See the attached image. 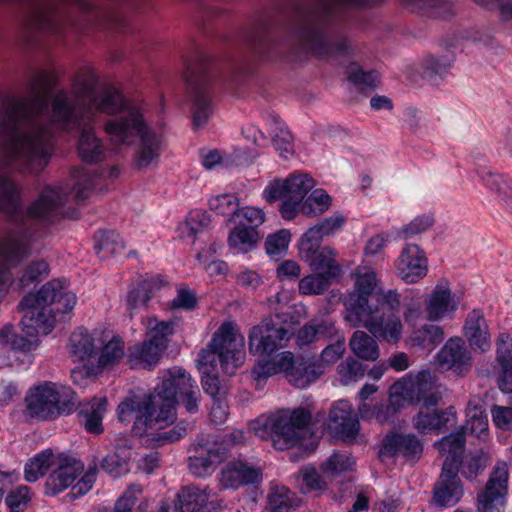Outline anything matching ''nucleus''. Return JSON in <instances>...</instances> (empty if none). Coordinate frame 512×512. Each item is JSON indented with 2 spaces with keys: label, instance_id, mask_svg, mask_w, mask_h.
<instances>
[{
  "label": "nucleus",
  "instance_id": "obj_1",
  "mask_svg": "<svg viewBox=\"0 0 512 512\" xmlns=\"http://www.w3.org/2000/svg\"><path fill=\"white\" fill-rule=\"evenodd\" d=\"M52 69L36 73L28 82L27 97L6 100L0 119V212L11 221L22 214V200L17 185L5 174L7 168L38 173L49 163L53 150V133L43 123L48 96L57 83Z\"/></svg>",
  "mask_w": 512,
  "mask_h": 512
},
{
  "label": "nucleus",
  "instance_id": "obj_2",
  "mask_svg": "<svg viewBox=\"0 0 512 512\" xmlns=\"http://www.w3.org/2000/svg\"><path fill=\"white\" fill-rule=\"evenodd\" d=\"M98 77L90 68L79 71L73 82L72 99L60 90L51 101V125L64 131L80 126L81 121H95L96 114H117L105 123L104 130L118 144L133 145L139 142L135 164L139 169L149 167L160 156L161 138L149 127L145 118V104L126 100L119 89L106 85L96 91Z\"/></svg>",
  "mask_w": 512,
  "mask_h": 512
},
{
  "label": "nucleus",
  "instance_id": "obj_3",
  "mask_svg": "<svg viewBox=\"0 0 512 512\" xmlns=\"http://www.w3.org/2000/svg\"><path fill=\"white\" fill-rule=\"evenodd\" d=\"M382 0H305L273 5L255 13L244 39L255 54L271 57V30L287 26L299 50L319 59L349 55L351 46L339 24L349 8L364 9Z\"/></svg>",
  "mask_w": 512,
  "mask_h": 512
},
{
  "label": "nucleus",
  "instance_id": "obj_4",
  "mask_svg": "<svg viewBox=\"0 0 512 512\" xmlns=\"http://www.w3.org/2000/svg\"><path fill=\"white\" fill-rule=\"evenodd\" d=\"M201 393L195 380L181 367L164 371L162 382L148 395L125 398L117 408L122 423L134 420L133 431L142 435L156 425H168L177 418L176 408L182 403L188 413L199 410Z\"/></svg>",
  "mask_w": 512,
  "mask_h": 512
},
{
  "label": "nucleus",
  "instance_id": "obj_5",
  "mask_svg": "<svg viewBox=\"0 0 512 512\" xmlns=\"http://www.w3.org/2000/svg\"><path fill=\"white\" fill-rule=\"evenodd\" d=\"M65 281L53 279L44 284L37 294H26L18 304L24 312L20 322L24 336H16L13 345L23 351L37 344L39 333L47 335L56 322V314L71 311L76 304V295L67 290Z\"/></svg>",
  "mask_w": 512,
  "mask_h": 512
},
{
  "label": "nucleus",
  "instance_id": "obj_6",
  "mask_svg": "<svg viewBox=\"0 0 512 512\" xmlns=\"http://www.w3.org/2000/svg\"><path fill=\"white\" fill-rule=\"evenodd\" d=\"M243 347V335L238 333L233 322L225 321L214 333L208 347L200 351L197 362L202 388L213 399L221 397L223 393L216 362H220L225 373H233L245 358Z\"/></svg>",
  "mask_w": 512,
  "mask_h": 512
},
{
  "label": "nucleus",
  "instance_id": "obj_7",
  "mask_svg": "<svg viewBox=\"0 0 512 512\" xmlns=\"http://www.w3.org/2000/svg\"><path fill=\"white\" fill-rule=\"evenodd\" d=\"M219 64L201 50L185 60L184 77L191 98L192 121L196 129L208 122L213 111L210 84Z\"/></svg>",
  "mask_w": 512,
  "mask_h": 512
},
{
  "label": "nucleus",
  "instance_id": "obj_8",
  "mask_svg": "<svg viewBox=\"0 0 512 512\" xmlns=\"http://www.w3.org/2000/svg\"><path fill=\"white\" fill-rule=\"evenodd\" d=\"M400 294L388 290L376 296L375 305L363 311L357 321H347L352 327L363 326L376 339L396 344L402 337V322L398 316Z\"/></svg>",
  "mask_w": 512,
  "mask_h": 512
},
{
  "label": "nucleus",
  "instance_id": "obj_9",
  "mask_svg": "<svg viewBox=\"0 0 512 512\" xmlns=\"http://www.w3.org/2000/svg\"><path fill=\"white\" fill-rule=\"evenodd\" d=\"M312 421L310 410L299 407L293 410H282L266 423L270 430L273 447L277 450L296 449L289 453V460L298 462L310 452L303 449L301 440L307 433Z\"/></svg>",
  "mask_w": 512,
  "mask_h": 512
},
{
  "label": "nucleus",
  "instance_id": "obj_10",
  "mask_svg": "<svg viewBox=\"0 0 512 512\" xmlns=\"http://www.w3.org/2000/svg\"><path fill=\"white\" fill-rule=\"evenodd\" d=\"M293 319V315L288 312H277L264 317L249 331V352L260 357H271L286 348L294 336Z\"/></svg>",
  "mask_w": 512,
  "mask_h": 512
},
{
  "label": "nucleus",
  "instance_id": "obj_11",
  "mask_svg": "<svg viewBox=\"0 0 512 512\" xmlns=\"http://www.w3.org/2000/svg\"><path fill=\"white\" fill-rule=\"evenodd\" d=\"M27 413L38 420L55 419L76 410L77 395L67 386L44 382L31 388L25 397Z\"/></svg>",
  "mask_w": 512,
  "mask_h": 512
},
{
  "label": "nucleus",
  "instance_id": "obj_12",
  "mask_svg": "<svg viewBox=\"0 0 512 512\" xmlns=\"http://www.w3.org/2000/svg\"><path fill=\"white\" fill-rule=\"evenodd\" d=\"M32 235L22 229L7 231L0 237V303L12 284L10 267L17 266L29 257L32 250Z\"/></svg>",
  "mask_w": 512,
  "mask_h": 512
},
{
  "label": "nucleus",
  "instance_id": "obj_13",
  "mask_svg": "<svg viewBox=\"0 0 512 512\" xmlns=\"http://www.w3.org/2000/svg\"><path fill=\"white\" fill-rule=\"evenodd\" d=\"M395 390L400 391L406 402L423 403V406H437L441 401L442 385L437 376L428 370L420 371L414 378L395 383Z\"/></svg>",
  "mask_w": 512,
  "mask_h": 512
},
{
  "label": "nucleus",
  "instance_id": "obj_14",
  "mask_svg": "<svg viewBox=\"0 0 512 512\" xmlns=\"http://www.w3.org/2000/svg\"><path fill=\"white\" fill-rule=\"evenodd\" d=\"M376 285V274L373 271L366 272L357 276L354 290L348 292L343 297V305L345 307L346 321H357L360 319L363 311L369 309L376 303V296L373 290Z\"/></svg>",
  "mask_w": 512,
  "mask_h": 512
},
{
  "label": "nucleus",
  "instance_id": "obj_15",
  "mask_svg": "<svg viewBox=\"0 0 512 512\" xmlns=\"http://www.w3.org/2000/svg\"><path fill=\"white\" fill-rule=\"evenodd\" d=\"M423 453L422 441L413 433L391 431L381 441L379 458L401 457L407 462H416Z\"/></svg>",
  "mask_w": 512,
  "mask_h": 512
},
{
  "label": "nucleus",
  "instance_id": "obj_16",
  "mask_svg": "<svg viewBox=\"0 0 512 512\" xmlns=\"http://www.w3.org/2000/svg\"><path fill=\"white\" fill-rule=\"evenodd\" d=\"M263 470L253 461L238 457L233 458L222 468L220 484L225 489H237L241 486L261 483Z\"/></svg>",
  "mask_w": 512,
  "mask_h": 512
},
{
  "label": "nucleus",
  "instance_id": "obj_17",
  "mask_svg": "<svg viewBox=\"0 0 512 512\" xmlns=\"http://www.w3.org/2000/svg\"><path fill=\"white\" fill-rule=\"evenodd\" d=\"M508 466L498 461L489 477L485 489L478 494L479 512H500L504 505L508 484Z\"/></svg>",
  "mask_w": 512,
  "mask_h": 512
},
{
  "label": "nucleus",
  "instance_id": "obj_18",
  "mask_svg": "<svg viewBox=\"0 0 512 512\" xmlns=\"http://www.w3.org/2000/svg\"><path fill=\"white\" fill-rule=\"evenodd\" d=\"M314 185L313 178L308 174L292 173L284 180L276 179L269 183L263 191V197L269 203H273L281 197H289L303 202Z\"/></svg>",
  "mask_w": 512,
  "mask_h": 512
},
{
  "label": "nucleus",
  "instance_id": "obj_19",
  "mask_svg": "<svg viewBox=\"0 0 512 512\" xmlns=\"http://www.w3.org/2000/svg\"><path fill=\"white\" fill-rule=\"evenodd\" d=\"M437 363L444 370H451L458 376H465L472 368L471 352L460 337L450 338L439 350Z\"/></svg>",
  "mask_w": 512,
  "mask_h": 512
},
{
  "label": "nucleus",
  "instance_id": "obj_20",
  "mask_svg": "<svg viewBox=\"0 0 512 512\" xmlns=\"http://www.w3.org/2000/svg\"><path fill=\"white\" fill-rule=\"evenodd\" d=\"M459 469L444 468L438 480L435 482L432 490L431 503L440 508H450L455 506L463 497V485L458 476Z\"/></svg>",
  "mask_w": 512,
  "mask_h": 512
},
{
  "label": "nucleus",
  "instance_id": "obj_21",
  "mask_svg": "<svg viewBox=\"0 0 512 512\" xmlns=\"http://www.w3.org/2000/svg\"><path fill=\"white\" fill-rule=\"evenodd\" d=\"M436 406H422L413 417V427L422 434H440L453 424L457 419V412L454 406L446 409H437Z\"/></svg>",
  "mask_w": 512,
  "mask_h": 512
},
{
  "label": "nucleus",
  "instance_id": "obj_22",
  "mask_svg": "<svg viewBox=\"0 0 512 512\" xmlns=\"http://www.w3.org/2000/svg\"><path fill=\"white\" fill-rule=\"evenodd\" d=\"M397 275L404 282L413 284L427 275L428 261L426 255L418 245H406L396 264Z\"/></svg>",
  "mask_w": 512,
  "mask_h": 512
},
{
  "label": "nucleus",
  "instance_id": "obj_23",
  "mask_svg": "<svg viewBox=\"0 0 512 512\" xmlns=\"http://www.w3.org/2000/svg\"><path fill=\"white\" fill-rule=\"evenodd\" d=\"M328 427L344 441L356 438L360 424L352 406L347 401L336 402L329 413Z\"/></svg>",
  "mask_w": 512,
  "mask_h": 512
},
{
  "label": "nucleus",
  "instance_id": "obj_24",
  "mask_svg": "<svg viewBox=\"0 0 512 512\" xmlns=\"http://www.w3.org/2000/svg\"><path fill=\"white\" fill-rule=\"evenodd\" d=\"M83 471L84 465L81 461L65 458L46 479L45 494L55 496L63 492L76 481Z\"/></svg>",
  "mask_w": 512,
  "mask_h": 512
},
{
  "label": "nucleus",
  "instance_id": "obj_25",
  "mask_svg": "<svg viewBox=\"0 0 512 512\" xmlns=\"http://www.w3.org/2000/svg\"><path fill=\"white\" fill-rule=\"evenodd\" d=\"M406 401L400 391L395 390V384L390 388V394L387 401L376 404L371 407L367 403H361L358 407L359 414L363 419H376L379 423L393 422L396 415L404 407Z\"/></svg>",
  "mask_w": 512,
  "mask_h": 512
},
{
  "label": "nucleus",
  "instance_id": "obj_26",
  "mask_svg": "<svg viewBox=\"0 0 512 512\" xmlns=\"http://www.w3.org/2000/svg\"><path fill=\"white\" fill-rule=\"evenodd\" d=\"M496 362L500 367L498 387L508 394L509 403L512 404V337L508 333H501L497 338Z\"/></svg>",
  "mask_w": 512,
  "mask_h": 512
},
{
  "label": "nucleus",
  "instance_id": "obj_27",
  "mask_svg": "<svg viewBox=\"0 0 512 512\" xmlns=\"http://www.w3.org/2000/svg\"><path fill=\"white\" fill-rule=\"evenodd\" d=\"M464 336L474 350L486 352L491 347L489 327L481 309H473L466 317Z\"/></svg>",
  "mask_w": 512,
  "mask_h": 512
},
{
  "label": "nucleus",
  "instance_id": "obj_28",
  "mask_svg": "<svg viewBox=\"0 0 512 512\" xmlns=\"http://www.w3.org/2000/svg\"><path fill=\"white\" fill-rule=\"evenodd\" d=\"M465 444L466 434L460 428L435 442V446L438 448L441 456L444 457L442 467L453 468L455 466V469H459L465 452Z\"/></svg>",
  "mask_w": 512,
  "mask_h": 512
},
{
  "label": "nucleus",
  "instance_id": "obj_29",
  "mask_svg": "<svg viewBox=\"0 0 512 512\" xmlns=\"http://www.w3.org/2000/svg\"><path fill=\"white\" fill-rule=\"evenodd\" d=\"M106 398H93L88 402L79 403L77 398L76 409L78 408L79 423L90 433L99 435L103 433V416L106 411Z\"/></svg>",
  "mask_w": 512,
  "mask_h": 512
},
{
  "label": "nucleus",
  "instance_id": "obj_30",
  "mask_svg": "<svg viewBox=\"0 0 512 512\" xmlns=\"http://www.w3.org/2000/svg\"><path fill=\"white\" fill-rule=\"evenodd\" d=\"M317 356L299 357L288 372V382L297 388H306L324 374V366Z\"/></svg>",
  "mask_w": 512,
  "mask_h": 512
},
{
  "label": "nucleus",
  "instance_id": "obj_31",
  "mask_svg": "<svg viewBox=\"0 0 512 512\" xmlns=\"http://www.w3.org/2000/svg\"><path fill=\"white\" fill-rule=\"evenodd\" d=\"M457 302L448 286L437 285L426 300L427 318L438 321L457 310Z\"/></svg>",
  "mask_w": 512,
  "mask_h": 512
},
{
  "label": "nucleus",
  "instance_id": "obj_32",
  "mask_svg": "<svg viewBox=\"0 0 512 512\" xmlns=\"http://www.w3.org/2000/svg\"><path fill=\"white\" fill-rule=\"evenodd\" d=\"M63 198L59 188H45L39 197L27 208V216L31 219L49 221L62 205Z\"/></svg>",
  "mask_w": 512,
  "mask_h": 512
},
{
  "label": "nucleus",
  "instance_id": "obj_33",
  "mask_svg": "<svg viewBox=\"0 0 512 512\" xmlns=\"http://www.w3.org/2000/svg\"><path fill=\"white\" fill-rule=\"evenodd\" d=\"M93 122L84 120L77 127H81L77 150L80 158L86 163L101 161L103 157V145L95 134Z\"/></svg>",
  "mask_w": 512,
  "mask_h": 512
},
{
  "label": "nucleus",
  "instance_id": "obj_34",
  "mask_svg": "<svg viewBox=\"0 0 512 512\" xmlns=\"http://www.w3.org/2000/svg\"><path fill=\"white\" fill-rule=\"evenodd\" d=\"M100 341L84 328L76 329L69 338V354L73 362L90 361L97 354Z\"/></svg>",
  "mask_w": 512,
  "mask_h": 512
},
{
  "label": "nucleus",
  "instance_id": "obj_35",
  "mask_svg": "<svg viewBox=\"0 0 512 512\" xmlns=\"http://www.w3.org/2000/svg\"><path fill=\"white\" fill-rule=\"evenodd\" d=\"M211 505L206 490L195 485H188L177 493L175 510L179 512H209Z\"/></svg>",
  "mask_w": 512,
  "mask_h": 512
},
{
  "label": "nucleus",
  "instance_id": "obj_36",
  "mask_svg": "<svg viewBox=\"0 0 512 512\" xmlns=\"http://www.w3.org/2000/svg\"><path fill=\"white\" fill-rule=\"evenodd\" d=\"M193 450L196 452V455H192L188 458V468L196 477L203 478L211 475L217 465L222 463L217 452H214L211 447H206V445L201 442L195 443Z\"/></svg>",
  "mask_w": 512,
  "mask_h": 512
},
{
  "label": "nucleus",
  "instance_id": "obj_37",
  "mask_svg": "<svg viewBox=\"0 0 512 512\" xmlns=\"http://www.w3.org/2000/svg\"><path fill=\"white\" fill-rule=\"evenodd\" d=\"M164 351L148 339L129 348L127 360L131 368L152 369L160 360Z\"/></svg>",
  "mask_w": 512,
  "mask_h": 512
},
{
  "label": "nucleus",
  "instance_id": "obj_38",
  "mask_svg": "<svg viewBox=\"0 0 512 512\" xmlns=\"http://www.w3.org/2000/svg\"><path fill=\"white\" fill-rule=\"evenodd\" d=\"M162 284L163 282L158 278H148L131 288L126 297V304L130 312L145 307L154 294L160 290Z\"/></svg>",
  "mask_w": 512,
  "mask_h": 512
},
{
  "label": "nucleus",
  "instance_id": "obj_39",
  "mask_svg": "<svg viewBox=\"0 0 512 512\" xmlns=\"http://www.w3.org/2000/svg\"><path fill=\"white\" fill-rule=\"evenodd\" d=\"M235 226L228 235V245L238 252L247 253L251 251L260 239L258 230L245 226L243 221L233 222Z\"/></svg>",
  "mask_w": 512,
  "mask_h": 512
},
{
  "label": "nucleus",
  "instance_id": "obj_40",
  "mask_svg": "<svg viewBox=\"0 0 512 512\" xmlns=\"http://www.w3.org/2000/svg\"><path fill=\"white\" fill-rule=\"evenodd\" d=\"M353 354L365 361H376L380 356V350L376 338L362 330H356L349 341Z\"/></svg>",
  "mask_w": 512,
  "mask_h": 512
},
{
  "label": "nucleus",
  "instance_id": "obj_41",
  "mask_svg": "<svg viewBox=\"0 0 512 512\" xmlns=\"http://www.w3.org/2000/svg\"><path fill=\"white\" fill-rule=\"evenodd\" d=\"M466 424L459 427L477 438H486L488 436V417L485 410L475 400H470L466 409Z\"/></svg>",
  "mask_w": 512,
  "mask_h": 512
},
{
  "label": "nucleus",
  "instance_id": "obj_42",
  "mask_svg": "<svg viewBox=\"0 0 512 512\" xmlns=\"http://www.w3.org/2000/svg\"><path fill=\"white\" fill-rule=\"evenodd\" d=\"M95 251L100 258L121 255L125 250V244L120 235L115 231H99L94 236Z\"/></svg>",
  "mask_w": 512,
  "mask_h": 512
},
{
  "label": "nucleus",
  "instance_id": "obj_43",
  "mask_svg": "<svg viewBox=\"0 0 512 512\" xmlns=\"http://www.w3.org/2000/svg\"><path fill=\"white\" fill-rule=\"evenodd\" d=\"M177 322L175 320L159 321L156 317H151L147 321L148 340L165 351L168 347L170 337L175 333Z\"/></svg>",
  "mask_w": 512,
  "mask_h": 512
},
{
  "label": "nucleus",
  "instance_id": "obj_44",
  "mask_svg": "<svg viewBox=\"0 0 512 512\" xmlns=\"http://www.w3.org/2000/svg\"><path fill=\"white\" fill-rule=\"evenodd\" d=\"M246 442V432L240 429H234L217 435L210 447L214 452H217V455L223 462L231 455L233 448L244 445Z\"/></svg>",
  "mask_w": 512,
  "mask_h": 512
},
{
  "label": "nucleus",
  "instance_id": "obj_45",
  "mask_svg": "<svg viewBox=\"0 0 512 512\" xmlns=\"http://www.w3.org/2000/svg\"><path fill=\"white\" fill-rule=\"evenodd\" d=\"M311 270L321 274H330L331 278L336 279L340 273V265L336 262V252L328 247H323L321 251L313 257L306 260Z\"/></svg>",
  "mask_w": 512,
  "mask_h": 512
},
{
  "label": "nucleus",
  "instance_id": "obj_46",
  "mask_svg": "<svg viewBox=\"0 0 512 512\" xmlns=\"http://www.w3.org/2000/svg\"><path fill=\"white\" fill-rule=\"evenodd\" d=\"M54 463V454L46 449L29 459L25 464L24 478L27 482H35L43 477Z\"/></svg>",
  "mask_w": 512,
  "mask_h": 512
},
{
  "label": "nucleus",
  "instance_id": "obj_47",
  "mask_svg": "<svg viewBox=\"0 0 512 512\" xmlns=\"http://www.w3.org/2000/svg\"><path fill=\"white\" fill-rule=\"evenodd\" d=\"M411 342L413 346L423 349L433 350L444 339L443 329L434 324H425L414 330L411 334Z\"/></svg>",
  "mask_w": 512,
  "mask_h": 512
},
{
  "label": "nucleus",
  "instance_id": "obj_48",
  "mask_svg": "<svg viewBox=\"0 0 512 512\" xmlns=\"http://www.w3.org/2000/svg\"><path fill=\"white\" fill-rule=\"evenodd\" d=\"M412 12L425 14L429 17H446L451 14L449 0H403Z\"/></svg>",
  "mask_w": 512,
  "mask_h": 512
},
{
  "label": "nucleus",
  "instance_id": "obj_49",
  "mask_svg": "<svg viewBox=\"0 0 512 512\" xmlns=\"http://www.w3.org/2000/svg\"><path fill=\"white\" fill-rule=\"evenodd\" d=\"M239 205V198L236 194H221L209 200L210 210L225 217L226 224L234 222Z\"/></svg>",
  "mask_w": 512,
  "mask_h": 512
},
{
  "label": "nucleus",
  "instance_id": "obj_50",
  "mask_svg": "<svg viewBox=\"0 0 512 512\" xmlns=\"http://www.w3.org/2000/svg\"><path fill=\"white\" fill-rule=\"evenodd\" d=\"M331 197L322 189L314 190L301 205V213L315 217L326 212L331 205Z\"/></svg>",
  "mask_w": 512,
  "mask_h": 512
},
{
  "label": "nucleus",
  "instance_id": "obj_51",
  "mask_svg": "<svg viewBox=\"0 0 512 512\" xmlns=\"http://www.w3.org/2000/svg\"><path fill=\"white\" fill-rule=\"evenodd\" d=\"M334 278L330 274L313 273L303 277L298 284L299 292L303 295L323 294L332 284Z\"/></svg>",
  "mask_w": 512,
  "mask_h": 512
},
{
  "label": "nucleus",
  "instance_id": "obj_52",
  "mask_svg": "<svg viewBox=\"0 0 512 512\" xmlns=\"http://www.w3.org/2000/svg\"><path fill=\"white\" fill-rule=\"evenodd\" d=\"M126 450L115 451L106 455L101 461V468L112 475L113 477H119L129 472L130 457Z\"/></svg>",
  "mask_w": 512,
  "mask_h": 512
},
{
  "label": "nucleus",
  "instance_id": "obj_53",
  "mask_svg": "<svg viewBox=\"0 0 512 512\" xmlns=\"http://www.w3.org/2000/svg\"><path fill=\"white\" fill-rule=\"evenodd\" d=\"M337 373L340 382L347 385L361 380L367 373V365H364L358 359L348 357L338 365Z\"/></svg>",
  "mask_w": 512,
  "mask_h": 512
},
{
  "label": "nucleus",
  "instance_id": "obj_54",
  "mask_svg": "<svg viewBox=\"0 0 512 512\" xmlns=\"http://www.w3.org/2000/svg\"><path fill=\"white\" fill-rule=\"evenodd\" d=\"M124 341L120 337H113L101 349L98 366L101 368L118 363L124 356Z\"/></svg>",
  "mask_w": 512,
  "mask_h": 512
},
{
  "label": "nucleus",
  "instance_id": "obj_55",
  "mask_svg": "<svg viewBox=\"0 0 512 512\" xmlns=\"http://www.w3.org/2000/svg\"><path fill=\"white\" fill-rule=\"evenodd\" d=\"M291 239V233L287 229H281L267 236L265 241V249L267 254L279 259L286 252Z\"/></svg>",
  "mask_w": 512,
  "mask_h": 512
},
{
  "label": "nucleus",
  "instance_id": "obj_56",
  "mask_svg": "<svg viewBox=\"0 0 512 512\" xmlns=\"http://www.w3.org/2000/svg\"><path fill=\"white\" fill-rule=\"evenodd\" d=\"M210 216L206 211L194 210L189 213L185 223L182 225V234L191 237L193 240L199 232H202L210 225Z\"/></svg>",
  "mask_w": 512,
  "mask_h": 512
},
{
  "label": "nucleus",
  "instance_id": "obj_57",
  "mask_svg": "<svg viewBox=\"0 0 512 512\" xmlns=\"http://www.w3.org/2000/svg\"><path fill=\"white\" fill-rule=\"evenodd\" d=\"M50 272L49 265L44 260H37L31 262L24 270L19 285L21 288H26L34 283H39L48 277Z\"/></svg>",
  "mask_w": 512,
  "mask_h": 512
},
{
  "label": "nucleus",
  "instance_id": "obj_58",
  "mask_svg": "<svg viewBox=\"0 0 512 512\" xmlns=\"http://www.w3.org/2000/svg\"><path fill=\"white\" fill-rule=\"evenodd\" d=\"M74 177L79 180L73 186V193L78 201H84L94 189L96 174L81 168L74 170Z\"/></svg>",
  "mask_w": 512,
  "mask_h": 512
},
{
  "label": "nucleus",
  "instance_id": "obj_59",
  "mask_svg": "<svg viewBox=\"0 0 512 512\" xmlns=\"http://www.w3.org/2000/svg\"><path fill=\"white\" fill-rule=\"evenodd\" d=\"M31 501V492L29 487L20 485L11 490L5 497V503L9 512H24Z\"/></svg>",
  "mask_w": 512,
  "mask_h": 512
},
{
  "label": "nucleus",
  "instance_id": "obj_60",
  "mask_svg": "<svg viewBox=\"0 0 512 512\" xmlns=\"http://www.w3.org/2000/svg\"><path fill=\"white\" fill-rule=\"evenodd\" d=\"M353 464L349 453L336 452L321 464L320 469L323 473L334 475L349 470Z\"/></svg>",
  "mask_w": 512,
  "mask_h": 512
},
{
  "label": "nucleus",
  "instance_id": "obj_61",
  "mask_svg": "<svg viewBox=\"0 0 512 512\" xmlns=\"http://www.w3.org/2000/svg\"><path fill=\"white\" fill-rule=\"evenodd\" d=\"M239 221H243L246 227L258 230L265 222V212L261 208L254 206H239L234 222Z\"/></svg>",
  "mask_w": 512,
  "mask_h": 512
},
{
  "label": "nucleus",
  "instance_id": "obj_62",
  "mask_svg": "<svg viewBox=\"0 0 512 512\" xmlns=\"http://www.w3.org/2000/svg\"><path fill=\"white\" fill-rule=\"evenodd\" d=\"M298 481H301V490L308 493L313 490L321 489L323 481L314 466L303 467L296 475Z\"/></svg>",
  "mask_w": 512,
  "mask_h": 512
},
{
  "label": "nucleus",
  "instance_id": "obj_63",
  "mask_svg": "<svg viewBox=\"0 0 512 512\" xmlns=\"http://www.w3.org/2000/svg\"><path fill=\"white\" fill-rule=\"evenodd\" d=\"M348 80L360 90L374 89L379 84V75L376 71L365 72L361 68L351 71Z\"/></svg>",
  "mask_w": 512,
  "mask_h": 512
},
{
  "label": "nucleus",
  "instance_id": "obj_64",
  "mask_svg": "<svg viewBox=\"0 0 512 512\" xmlns=\"http://www.w3.org/2000/svg\"><path fill=\"white\" fill-rule=\"evenodd\" d=\"M198 299L196 294L185 286L177 289L176 296L170 302V308L173 310L183 309L187 311L194 310L197 307Z\"/></svg>",
  "mask_w": 512,
  "mask_h": 512
}]
</instances>
